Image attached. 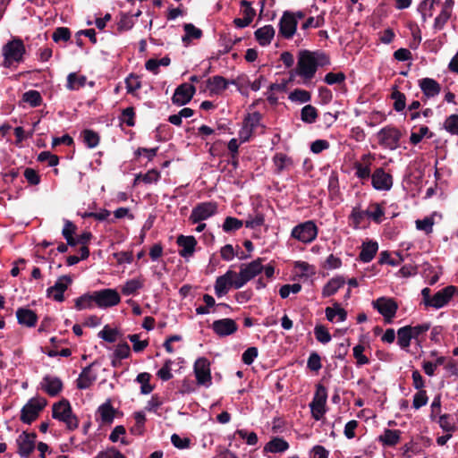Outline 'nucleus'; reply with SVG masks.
I'll return each mask as SVG.
<instances>
[{
    "instance_id": "1",
    "label": "nucleus",
    "mask_w": 458,
    "mask_h": 458,
    "mask_svg": "<svg viewBox=\"0 0 458 458\" xmlns=\"http://www.w3.org/2000/svg\"><path fill=\"white\" fill-rule=\"evenodd\" d=\"M312 55L311 51L306 49L299 52L297 65L290 71V81L298 75L302 78L303 83L307 84L315 77L318 67Z\"/></svg>"
},
{
    "instance_id": "2",
    "label": "nucleus",
    "mask_w": 458,
    "mask_h": 458,
    "mask_svg": "<svg viewBox=\"0 0 458 458\" xmlns=\"http://www.w3.org/2000/svg\"><path fill=\"white\" fill-rule=\"evenodd\" d=\"M52 417L65 423L69 430H74L79 426V420L72 412L71 403L67 399L63 398L61 401L53 404Z\"/></svg>"
},
{
    "instance_id": "3",
    "label": "nucleus",
    "mask_w": 458,
    "mask_h": 458,
    "mask_svg": "<svg viewBox=\"0 0 458 458\" xmlns=\"http://www.w3.org/2000/svg\"><path fill=\"white\" fill-rule=\"evenodd\" d=\"M25 52L23 41L20 38H13L3 47L4 66L10 68L13 62H22Z\"/></svg>"
},
{
    "instance_id": "4",
    "label": "nucleus",
    "mask_w": 458,
    "mask_h": 458,
    "mask_svg": "<svg viewBox=\"0 0 458 458\" xmlns=\"http://www.w3.org/2000/svg\"><path fill=\"white\" fill-rule=\"evenodd\" d=\"M47 404V400L44 397L30 398L21 408L20 420L25 424H31L38 419Z\"/></svg>"
},
{
    "instance_id": "5",
    "label": "nucleus",
    "mask_w": 458,
    "mask_h": 458,
    "mask_svg": "<svg viewBox=\"0 0 458 458\" xmlns=\"http://www.w3.org/2000/svg\"><path fill=\"white\" fill-rule=\"evenodd\" d=\"M263 270L262 266V259L259 258L252 262L245 265L242 264L240 267V272L237 273L236 278L237 282H235L236 286L242 287L249 281L254 278L257 275H259Z\"/></svg>"
},
{
    "instance_id": "6",
    "label": "nucleus",
    "mask_w": 458,
    "mask_h": 458,
    "mask_svg": "<svg viewBox=\"0 0 458 458\" xmlns=\"http://www.w3.org/2000/svg\"><path fill=\"white\" fill-rule=\"evenodd\" d=\"M217 213V204L214 201L198 203L191 210L189 221L197 224L207 220Z\"/></svg>"
},
{
    "instance_id": "7",
    "label": "nucleus",
    "mask_w": 458,
    "mask_h": 458,
    "mask_svg": "<svg viewBox=\"0 0 458 458\" xmlns=\"http://www.w3.org/2000/svg\"><path fill=\"white\" fill-rule=\"evenodd\" d=\"M291 235L301 242L310 243L317 238L318 227L313 221L309 220L294 226Z\"/></svg>"
},
{
    "instance_id": "8",
    "label": "nucleus",
    "mask_w": 458,
    "mask_h": 458,
    "mask_svg": "<svg viewBox=\"0 0 458 458\" xmlns=\"http://www.w3.org/2000/svg\"><path fill=\"white\" fill-rule=\"evenodd\" d=\"M193 372L196 382L199 386L209 387L212 384V377L210 371V361L205 358H198L193 365Z\"/></svg>"
},
{
    "instance_id": "9",
    "label": "nucleus",
    "mask_w": 458,
    "mask_h": 458,
    "mask_svg": "<svg viewBox=\"0 0 458 458\" xmlns=\"http://www.w3.org/2000/svg\"><path fill=\"white\" fill-rule=\"evenodd\" d=\"M372 306L380 313L386 323H392L398 310V304L393 298L380 297L373 301Z\"/></svg>"
},
{
    "instance_id": "10",
    "label": "nucleus",
    "mask_w": 458,
    "mask_h": 458,
    "mask_svg": "<svg viewBox=\"0 0 458 458\" xmlns=\"http://www.w3.org/2000/svg\"><path fill=\"white\" fill-rule=\"evenodd\" d=\"M402 137L401 131L394 126H386L377 132L378 143L391 150L399 147V141Z\"/></svg>"
},
{
    "instance_id": "11",
    "label": "nucleus",
    "mask_w": 458,
    "mask_h": 458,
    "mask_svg": "<svg viewBox=\"0 0 458 458\" xmlns=\"http://www.w3.org/2000/svg\"><path fill=\"white\" fill-rule=\"evenodd\" d=\"M327 388L323 385L318 384L313 399L310 403L312 417L316 420H319L326 412L325 406L327 403Z\"/></svg>"
},
{
    "instance_id": "12",
    "label": "nucleus",
    "mask_w": 458,
    "mask_h": 458,
    "mask_svg": "<svg viewBox=\"0 0 458 458\" xmlns=\"http://www.w3.org/2000/svg\"><path fill=\"white\" fill-rule=\"evenodd\" d=\"M236 276L237 273L235 271L229 269L223 276L216 277L215 283V293L217 297L225 295L231 287L234 289L242 288L235 284V282H237Z\"/></svg>"
},
{
    "instance_id": "13",
    "label": "nucleus",
    "mask_w": 458,
    "mask_h": 458,
    "mask_svg": "<svg viewBox=\"0 0 458 458\" xmlns=\"http://www.w3.org/2000/svg\"><path fill=\"white\" fill-rule=\"evenodd\" d=\"M95 304L98 308H109L117 305L121 301V297L115 289L106 288L99 291H94Z\"/></svg>"
},
{
    "instance_id": "14",
    "label": "nucleus",
    "mask_w": 458,
    "mask_h": 458,
    "mask_svg": "<svg viewBox=\"0 0 458 458\" xmlns=\"http://www.w3.org/2000/svg\"><path fill=\"white\" fill-rule=\"evenodd\" d=\"M37 434L23 431L16 439L18 454L22 458H29L36 447Z\"/></svg>"
},
{
    "instance_id": "15",
    "label": "nucleus",
    "mask_w": 458,
    "mask_h": 458,
    "mask_svg": "<svg viewBox=\"0 0 458 458\" xmlns=\"http://www.w3.org/2000/svg\"><path fill=\"white\" fill-rule=\"evenodd\" d=\"M297 25L298 21L294 13L285 11L279 21V34L284 38H292L296 32Z\"/></svg>"
},
{
    "instance_id": "16",
    "label": "nucleus",
    "mask_w": 458,
    "mask_h": 458,
    "mask_svg": "<svg viewBox=\"0 0 458 458\" xmlns=\"http://www.w3.org/2000/svg\"><path fill=\"white\" fill-rule=\"evenodd\" d=\"M72 283V279L70 276H60L53 286L47 288V296L55 301L63 302L64 301V293Z\"/></svg>"
},
{
    "instance_id": "17",
    "label": "nucleus",
    "mask_w": 458,
    "mask_h": 458,
    "mask_svg": "<svg viewBox=\"0 0 458 458\" xmlns=\"http://www.w3.org/2000/svg\"><path fill=\"white\" fill-rule=\"evenodd\" d=\"M196 93L195 86L188 83L179 85L172 97L173 104L181 106L188 104Z\"/></svg>"
},
{
    "instance_id": "18",
    "label": "nucleus",
    "mask_w": 458,
    "mask_h": 458,
    "mask_svg": "<svg viewBox=\"0 0 458 458\" xmlns=\"http://www.w3.org/2000/svg\"><path fill=\"white\" fill-rule=\"evenodd\" d=\"M371 184L377 191H389L393 186V176L378 167L371 174Z\"/></svg>"
},
{
    "instance_id": "19",
    "label": "nucleus",
    "mask_w": 458,
    "mask_h": 458,
    "mask_svg": "<svg viewBox=\"0 0 458 458\" xmlns=\"http://www.w3.org/2000/svg\"><path fill=\"white\" fill-rule=\"evenodd\" d=\"M261 120H262V114L258 111L253 112L251 114H248L244 117L243 126H244V130L247 129V131H246V137H243L242 139V142L249 141L250 140V138L253 136V134L255 133V130L259 126H261L263 129L266 128L265 125L261 124Z\"/></svg>"
},
{
    "instance_id": "20",
    "label": "nucleus",
    "mask_w": 458,
    "mask_h": 458,
    "mask_svg": "<svg viewBox=\"0 0 458 458\" xmlns=\"http://www.w3.org/2000/svg\"><path fill=\"white\" fill-rule=\"evenodd\" d=\"M215 334L225 337L234 334L238 330V325L233 318H221L215 320L211 326Z\"/></svg>"
},
{
    "instance_id": "21",
    "label": "nucleus",
    "mask_w": 458,
    "mask_h": 458,
    "mask_svg": "<svg viewBox=\"0 0 458 458\" xmlns=\"http://www.w3.org/2000/svg\"><path fill=\"white\" fill-rule=\"evenodd\" d=\"M96 362L84 367L76 379V386L80 390L89 389L97 380L98 375L93 371L92 368Z\"/></svg>"
},
{
    "instance_id": "22",
    "label": "nucleus",
    "mask_w": 458,
    "mask_h": 458,
    "mask_svg": "<svg viewBox=\"0 0 458 458\" xmlns=\"http://www.w3.org/2000/svg\"><path fill=\"white\" fill-rule=\"evenodd\" d=\"M177 245L181 248L179 255L182 258H189L194 254L197 246V240L194 236L180 234L176 239Z\"/></svg>"
},
{
    "instance_id": "23",
    "label": "nucleus",
    "mask_w": 458,
    "mask_h": 458,
    "mask_svg": "<svg viewBox=\"0 0 458 458\" xmlns=\"http://www.w3.org/2000/svg\"><path fill=\"white\" fill-rule=\"evenodd\" d=\"M64 387L62 380L57 377H52L47 375L43 377V381L41 383V388L44 390L49 396H56L62 392Z\"/></svg>"
},
{
    "instance_id": "24",
    "label": "nucleus",
    "mask_w": 458,
    "mask_h": 458,
    "mask_svg": "<svg viewBox=\"0 0 458 458\" xmlns=\"http://www.w3.org/2000/svg\"><path fill=\"white\" fill-rule=\"evenodd\" d=\"M374 157L370 153L364 154L361 157V161L364 163V165L361 162H355L353 164L356 177L360 180H368L369 177H371L370 165Z\"/></svg>"
},
{
    "instance_id": "25",
    "label": "nucleus",
    "mask_w": 458,
    "mask_h": 458,
    "mask_svg": "<svg viewBox=\"0 0 458 458\" xmlns=\"http://www.w3.org/2000/svg\"><path fill=\"white\" fill-rule=\"evenodd\" d=\"M117 412L108 399L98 408L97 415L99 416L102 425H111Z\"/></svg>"
},
{
    "instance_id": "26",
    "label": "nucleus",
    "mask_w": 458,
    "mask_h": 458,
    "mask_svg": "<svg viewBox=\"0 0 458 458\" xmlns=\"http://www.w3.org/2000/svg\"><path fill=\"white\" fill-rule=\"evenodd\" d=\"M16 318L20 325L27 327H34L38 319L36 312L28 308H19L16 310Z\"/></svg>"
},
{
    "instance_id": "27",
    "label": "nucleus",
    "mask_w": 458,
    "mask_h": 458,
    "mask_svg": "<svg viewBox=\"0 0 458 458\" xmlns=\"http://www.w3.org/2000/svg\"><path fill=\"white\" fill-rule=\"evenodd\" d=\"M419 86L426 98H434L441 91L440 84L431 78H423L420 80Z\"/></svg>"
},
{
    "instance_id": "28",
    "label": "nucleus",
    "mask_w": 458,
    "mask_h": 458,
    "mask_svg": "<svg viewBox=\"0 0 458 458\" xmlns=\"http://www.w3.org/2000/svg\"><path fill=\"white\" fill-rule=\"evenodd\" d=\"M235 81H228L223 76L216 75L208 78L207 86L212 93L220 94L228 88L229 84H235Z\"/></svg>"
},
{
    "instance_id": "29",
    "label": "nucleus",
    "mask_w": 458,
    "mask_h": 458,
    "mask_svg": "<svg viewBox=\"0 0 458 458\" xmlns=\"http://www.w3.org/2000/svg\"><path fill=\"white\" fill-rule=\"evenodd\" d=\"M346 281L343 276H336L331 278L322 288V297L327 298L335 295L339 289L344 287Z\"/></svg>"
},
{
    "instance_id": "30",
    "label": "nucleus",
    "mask_w": 458,
    "mask_h": 458,
    "mask_svg": "<svg viewBox=\"0 0 458 458\" xmlns=\"http://www.w3.org/2000/svg\"><path fill=\"white\" fill-rule=\"evenodd\" d=\"M378 250V244L374 241H368L362 243L361 250L359 254V260L363 263L370 262L376 256Z\"/></svg>"
},
{
    "instance_id": "31",
    "label": "nucleus",
    "mask_w": 458,
    "mask_h": 458,
    "mask_svg": "<svg viewBox=\"0 0 458 458\" xmlns=\"http://www.w3.org/2000/svg\"><path fill=\"white\" fill-rule=\"evenodd\" d=\"M275 29L272 25H265L254 32L255 38L260 46L265 47L271 43L275 36Z\"/></svg>"
},
{
    "instance_id": "32",
    "label": "nucleus",
    "mask_w": 458,
    "mask_h": 458,
    "mask_svg": "<svg viewBox=\"0 0 458 458\" xmlns=\"http://www.w3.org/2000/svg\"><path fill=\"white\" fill-rule=\"evenodd\" d=\"M402 432L399 429L386 428L378 437V441L385 446H394L401 439Z\"/></svg>"
},
{
    "instance_id": "33",
    "label": "nucleus",
    "mask_w": 458,
    "mask_h": 458,
    "mask_svg": "<svg viewBox=\"0 0 458 458\" xmlns=\"http://www.w3.org/2000/svg\"><path fill=\"white\" fill-rule=\"evenodd\" d=\"M411 326H404L397 330V344L403 350H408L412 339Z\"/></svg>"
},
{
    "instance_id": "34",
    "label": "nucleus",
    "mask_w": 458,
    "mask_h": 458,
    "mask_svg": "<svg viewBox=\"0 0 458 458\" xmlns=\"http://www.w3.org/2000/svg\"><path fill=\"white\" fill-rule=\"evenodd\" d=\"M144 280L140 278H133L125 282L122 286L121 292L125 296L135 295L139 290L143 288Z\"/></svg>"
},
{
    "instance_id": "35",
    "label": "nucleus",
    "mask_w": 458,
    "mask_h": 458,
    "mask_svg": "<svg viewBox=\"0 0 458 458\" xmlns=\"http://www.w3.org/2000/svg\"><path fill=\"white\" fill-rule=\"evenodd\" d=\"M289 448V444L282 437H273L264 447L265 452L283 453Z\"/></svg>"
},
{
    "instance_id": "36",
    "label": "nucleus",
    "mask_w": 458,
    "mask_h": 458,
    "mask_svg": "<svg viewBox=\"0 0 458 458\" xmlns=\"http://www.w3.org/2000/svg\"><path fill=\"white\" fill-rule=\"evenodd\" d=\"M185 34L182 38V41L188 45L191 39H199L203 32L200 29L195 27L192 23H185L183 25Z\"/></svg>"
},
{
    "instance_id": "37",
    "label": "nucleus",
    "mask_w": 458,
    "mask_h": 458,
    "mask_svg": "<svg viewBox=\"0 0 458 458\" xmlns=\"http://www.w3.org/2000/svg\"><path fill=\"white\" fill-rule=\"evenodd\" d=\"M95 303L94 293H87L74 300V308L77 310L91 309Z\"/></svg>"
},
{
    "instance_id": "38",
    "label": "nucleus",
    "mask_w": 458,
    "mask_h": 458,
    "mask_svg": "<svg viewBox=\"0 0 458 458\" xmlns=\"http://www.w3.org/2000/svg\"><path fill=\"white\" fill-rule=\"evenodd\" d=\"M83 142L89 148H96L100 141V137L98 132L91 129H85L81 133Z\"/></svg>"
},
{
    "instance_id": "39",
    "label": "nucleus",
    "mask_w": 458,
    "mask_h": 458,
    "mask_svg": "<svg viewBox=\"0 0 458 458\" xmlns=\"http://www.w3.org/2000/svg\"><path fill=\"white\" fill-rule=\"evenodd\" d=\"M441 0H422L418 6V11L420 13L423 21H427L428 17L433 15L432 10L435 4H438Z\"/></svg>"
},
{
    "instance_id": "40",
    "label": "nucleus",
    "mask_w": 458,
    "mask_h": 458,
    "mask_svg": "<svg viewBox=\"0 0 458 458\" xmlns=\"http://www.w3.org/2000/svg\"><path fill=\"white\" fill-rule=\"evenodd\" d=\"M21 99L23 102L28 103L31 107H38L43 102L41 94L38 90L34 89H30L23 93Z\"/></svg>"
},
{
    "instance_id": "41",
    "label": "nucleus",
    "mask_w": 458,
    "mask_h": 458,
    "mask_svg": "<svg viewBox=\"0 0 458 458\" xmlns=\"http://www.w3.org/2000/svg\"><path fill=\"white\" fill-rule=\"evenodd\" d=\"M318 116L317 108L311 105H306L301 110V119L306 123H313Z\"/></svg>"
},
{
    "instance_id": "42",
    "label": "nucleus",
    "mask_w": 458,
    "mask_h": 458,
    "mask_svg": "<svg viewBox=\"0 0 458 458\" xmlns=\"http://www.w3.org/2000/svg\"><path fill=\"white\" fill-rule=\"evenodd\" d=\"M243 225V221L233 216H226L222 228L225 233H232L238 231Z\"/></svg>"
},
{
    "instance_id": "43",
    "label": "nucleus",
    "mask_w": 458,
    "mask_h": 458,
    "mask_svg": "<svg viewBox=\"0 0 458 458\" xmlns=\"http://www.w3.org/2000/svg\"><path fill=\"white\" fill-rule=\"evenodd\" d=\"M273 162L276 166V174H280L288 165L292 164V160L284 153H276L273 157Z\"/></svg>"
},
{
    "instance_id": "44",
    "label": "nucleus",
    "mask_w": 458,
    "mask_h": 458,
    "mask_svg": "<svg viewBox=\"0 0 458 458\" xmlns=\"http://www.w3.org/2000/svg\"><path fill=\"white\" fill-rule=\"evenodd\" d=\"M391 98L394 100L393 107L396 112H402L406 106L405 94L394 89L391 93Z\"/></svg>"
},
{
    "instance_id": "45",
    "label": "nucleus",
    "mask_w": 458,
    "mask_h": 458,
    "mask_svg": "<svg viewBox=\"0 0 458 458\" xmlns=\"http://www.w3.org/2000/svg\"><path fill=\"white\" fill-rule=\"evenodd\" d=\"M433 136H434V133L429 131L428 127L421 126L420 128L419 132L411 131V136H410V142H411V144L415 146V145L419 144L424 137H427L428 139H431V138H433Z\"/></svg>"
},
{
    "instance_id": "46",
    "label": "nucleus",
    "mask_w": 458,
    "mask_h": 458,
    "mask_svg": "<svg viewBox=\"0 0 458 458\" xmlns=\"http://www.w3.org/2000/svg\"><path fill=\"white\" fill-rule=\"evenodd\" d=\"M288 98L293 102L307 103L310 101L311 94L305 89H295L289 94Z\"/></svg>"
},
{
    "instance_id": "47",
    "label": "nucleus",
    "mask_w": 458,
    "mask_h": 458,
    "mask_svg": "<svg viewBox=\"0 0 458 458\" xmlns=\"http://www.w3.org/2000/svg\"><path fill=\"white\" fill-rule=\"evenodd\" d=\"M438 424L444 431L448 433L454 432L456 429L455 421L450 414L445 413L439 416Z\"/></svg>"
},
{
    "instance_id": "48",
    "label": "nucleus",
    "mask_w": 458,
    "mask_h": 458,
    "mask_svg": "<svg viewBox=\"0 0 458 458\" xmlns=\"http://www.w3.org/2000/svg\"><path fill=\"white\" fill-rule=\"evenodd\" d=\"M366 216H367L366 211H362L359 208H356V207L353 208L349 216V220H350L352 227L355 229L359 228Z\"/></svg>"
},
{
    "instance_id": "49",
    "label": "nucleus",
    "mask_w": 458,
    "mask_h": 458,
    "mask_svg": "<svg viewBox=\"0 0 458 458\" xmlns=\"http://www.w3.org/2000/svg\"><path fill=\"white\" fill-rule=\"evenodd\" d=\"M314 334L316 339L323 344L329 343L332 339L329 331L323 325H317L314 328Z\"/></svg>"
},
{
    "instance_id": "50",
    "label": "nucleus",
    "mask_w": 458,
    "mask_h": 458,
    "mask_svg": "<svg viewBox=\"0 0 458 458\" xmlns=\"http://www.w3.org/2000/svg\"><path fill=\"white\" fill-rule=\"evenodd\" d=\"M119 335V331L116 328H111L108 325H106L104 328L98 334V337L102 338L107 343H114Z\"/></svg>"
},
{
    "instance_id": "51",
    "label": "nucleus",
    "mask_w": 458,
    "mask_h": 458,
    "mask_svg": "<svg viewBox=\"0 0 458 458\" xmlns=\"http://www.w3.org/2000/svg\"><path fill=\"white\" fill-rule=\"evenodd\" d=\"M86 80L85 76H78L76 73L72 72L67 77V88L78 89L85 85Z\"/></svg>"
},
{
    "instance_id": "52",
    "label": "nucleus",
    "mask_w": 458,
    "mask_h": 458,
    "mask_svg": "<svg viewBox=\"0 0 458 458\" xmlns=\"http://www.w3.org/2000/svg\"><path fill=\"white\" fill-rule=\"evenodd\" d=\"M126 89L127 93L134 95L135 91L141 88V81H140L139 76L131 73L125 79Z\"/></svg>"
},
{
    "instance_id": "53",
    "label": "nucleus",
    "mask_w": 458,
    "mask_h": 458,
    "mask_svg": "<svg viewBox=\"0 0 458 458\" xmlns=\"http://www.w3.org/2000/svg\"><path fill=\"white\" fill-rule=\"evenodd\" d=\"M159 178L160 173L156 169H151L143 175H137L134 180V184H136L139 180H141L145 183L157 182L159 180Z\"/></svg>"
},
{
    "instance_id": "54",
    "label": "nucleus",
    "mask_w": 458,
    "mask_h": 458,
    "mask_svg": "<svg viewBox=\"0 0 458 458\" xmlns=\"http://www.w3.org/2000/svg\"><path fill=\"white\" fill-rule=\"evenodd\" d=\"M52 38L55 43L60 41L67 42L71 38V30L67 27H58L55 30Z\"/></svg>"
},
{
    "instance_id": "55",
    "label": "nucleus",
    "mask_w": 458,
    "mask_h": 458,
    "mask_svg": "<svg viewBox=\"0 0 458 458\" xmlns=\"http://www.w3.org/2000/svg\"><path fill=\"white\" fill-rule=\"evenodd\" d=\"M128 339L131 342L132 350L135 352H143L148 345V340L146 339V340L140 341V335H138V334L129 335Z\"/></svg>"
},
{
    "instance_id": "56",
    "label": "nucleus",
    "mask_w": 458,
    "mask_h": 458,
    "mask_svg": "<svg viewBox=\"0 0 458 458\" xmlns=\"http://www.w3.org/2000/svg\"><path fill=\"white\" fill-rule=\"evenodd\" d=\"M365 347L362 344H357L353 347V357L356 359L357 366H362L369 363V360L363 354Z\"/></svg>"
},
{
    "instance_id": "57",
    "label": "nucleus",
    "mask_w": 458,
    "mask_h": 458,
    "mask_svg": "<svg viewBox=\"0 0 458 458\" xmlns=\"http://www.w3.org/2000/svg\"><path fill=\"white\" fill-rule=\"evenodd\" d=\"M397 255H398L399 259H394L391 258V255L387 250H384L380 253L378 263L380 265L388 264L392 267L399 266L403 261V258L399 253H397Z\"/></svg>"
},
{
    "instance_id": "58",
    "label": "nucleus",
    "mask_w": 458,
    "mask_h": 458,
    "mask_svg": "<svg viewBox=\"0 0 458 458\" xmlns=\"http://www.w3.org/2000/svg\"><path fill=\"white\" fill-rule=\"evenodd\" d=\"M445 129L453 135H458V114H451L444 123Z\"/></svg>"
},
{
    "instance_id": "59",
    "label": "nucleus",
    "mask_w": 458,
    "mask_h": 458,
    "mask_svg": "<svg viewBox=\"0 0 458 458\" xmlns=\"http://www.w3.org/2000/svg\"><path fill=\"white\" fill-rule=\"evenodd\" d=\"M307 368L311 371H318L322 368L321 358L316 352H312L307 360Z\"/></svg>"
},
{
    "instance_id": "60",
    "label": "nucleus",
    "mask_w": 458,
    "mask_h": 458,
    "mask_svg": "<svg viewBox=\"0 0 458 458\" xmlns=\"http://www.w3.org/2000/svg\"><path fill=\"white\" fill-rule=\"evenodd\" d=\"M346 76L344 72H328L325 75L324 81L328 85L344 83Z\"/></svg>"
},
{
    "instance_id": "61",
    "label": "nucleus",
    "mask_w": 458,
    "mask_h": 458,
    "mask_svg": "<svg viewBox=\"0 0 458 458\" xmlns=\"http://www.w3.org/2000/svg\"><path fill=\"white\" fill-rule=\"evenodd\" d=\"M120 119L125 123L127 126L132 127L135 125V111L132 106H129L123 110Z\"/></svg>"
},
{
    "instance_id": "62",
    "label": "nucleus",
    "mask_w": 458,
    "mask_h": 458,
    "mask_svg": "<svg viewBox=\"0 0 458 458\" xmlns=\"http://www.w3.org/2000/svg\"><path fill=\"white\" fill-rule=\"evenodd\" d=\"M452 13L441 10L440 13L436 17L434 21V29L436 30H441L445 26L448 20L451 18Z\"/></svg>"
},
{
    "instance_id": "63",
    "label": "nucleus",
    "mask_w": 458,
    "mask_h": 458,
    "mask_svg": "<svg viewBox=\"0 0 458 458\" xmlns=\"http://www.w3.org/2000/svg\"><path fill=\"white\" fill-rule=\"evenodd\" d=\"M130 354L131 349L126 342L118 344L114 352V356L118 360L126 359Z\"/></svg>"
},
{
    "instance_id": "64",
    "label": "nucleus",
    "mask_w": 458,
    "mask_h": 458,
    "mask_svg": "<svg viewBox=\"0 0 458 458\" xmlns=\"http://www.w3.org/2000/svg\"><path fill=\"white\" fill-rule=\"evenodd\" d=\"M96 458H126L119 450L112 446L106 451H101Z\"/></svg>"
}]
</instances>
